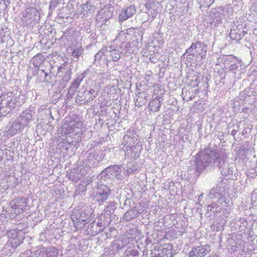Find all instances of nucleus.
<instances>
[{
	"mask_svg": "<svg viewBox=\"0 0 257 257\" xmlns=\"http://www.w3.org/2000/svg\"><path fill=\"white\" fill-rule=\"evenodd\" d=\"M67 141V144L68 145H72V144H73V142H74L73 141L71 140V138L70 137H68V140Z\"/></svg>",
	"mask_w": 257,
	"mask_h": 257,
	"instance_id": "38",
	"label": "nucleus"
},
{
	"mask_svg": "<svg viewBox=\"0 0 257 257\" xmlns=\"http://www.w3.org/2000/svg\"><path fill=\"white\" fill-rule=\"evenodd\" d=\"M33 119V115L31 110L23 111L16 119L9 122L4 131V134L7 137H13L21 133Z\"/></svg>",
	"mask_w": 257,
	"mask_h": 257,
	"instance_id": "2",
	"label": "nucleus"
},
{
	"mask_svg": "<svg viewBox=\"0 0 257 257\" xmlns=\"http://www.w3.org/2000/svg\"><path fill=\"white\" fill-rule=\"evenodd\" d=\"M162 100L163 99L158 96H156L155 98H153L149 103V109L153 112L159 111L160 107L162 105Z\"/></svg>",
	"mask_w": 257,
	"mask_h": 257,
	"instance_id": "19",
	"label": "nucleus"
},
{
	"mask_svg": "<svg viewBox=\"0 0 257 257\" xmlns=\"http://www.w3.org/2000/svg\"><path fill=\"white\" fill-rule=\"evenodd\" d=\"M223 59L224 62H233L236 60V58L235 57V56L230 55L226 56L225 57H223Z\"/></svg>",
	"mask_w": 257,
	"mask_h": 257,
	"instance_id": "30",
	"label": "nucleus"
},
{
	"mask_svg": "<svg viewBox=\"0 0 257 257\" xmlns=\"http://www.w3.org/2000/svg\"><path fill=\"white\" fill-rule=\"evenodd\" d=\"M143 99V98L142 97H138L136 99V102H135V106H136L141 107L143 105V103L141 102V99Z\"/></svg>",
	"mask_w": 257,
	"mask_h": 257,
	"instance_id": "34",
	"label": "nucleus"
},
{
	"mask_svg": "<svg viewBox=\"0 0 257 257\" xmlns=\"http://www.w3.org/2000/svg\"><path fill=\"white\" fill-rule=\"evenodd\" d=\"M139 253L137 249L129 248L125 251L122 257H138Z\"/></svg>",
	"mask_w": 257,
	"mask_h": 257,
	"instance_id": "28",
	"label": "nucleus"
},
{
	"mask_svg": "<svg viewBox=\"0 0 257 257\" xmlns=\"http://www.w3.org/2000/svg\"><path fill=\"white\" fill-rule=\"evenodd\" d=\"M5 36L3 35L1 33H0V43H3L5 42Z\"/></svg>",
	"mask_w": 257,
	"mask_h": 257,
	"instance_id": "37",
	"label": "nucleus"
},
{
	"mask_svg": "<svg viewBox=\"0 0 257 257\" xmlns=\"http://www.w3.org/2000/svg\"><path fill=\"white\" fill-rule=\"evenodd\" d=\"M105 13L109 14V15H110V16H108H108H107L108 18H110V17L112 16V13H110L109 11H104V12H103V14H105Z\"/></svg>",
	"mask_w": 257,
	"mask_h": 257,
	"instance_id": "43",
	"label": "nucleus"
},
{
	"mask_svg": "<svg viewBox=\"0 0 257 257\" xmlns=\"http://www.w3.org/2000/svg\"><path fill=\"white\" fill-rule=\"evenodd\" d=\"M225 186L222 181L210 190L209 198L212 200L217 199V201L209 204L207 206L208 210L213 212H220L227 207L229 200L225 196Z\"/></svg>",
	"mask_w": 257,
	"mask_h": 257,
	"instance_id": "3",
	"label": "nucleus"
},
{
	"mask_svg": "<svg viewBox=\"0 0 257 257\" xmlns=\"http://www.w3.org/2000/svg\"><path fill=\"white\" fill-rule=\"evenodd\" d=\"M68 137H66L65 139H62V140H61V143H62L63 144H67V141L68 140Z\"/></svg>",
	"mask_w": 257,
	"mask_h": 257,
	"instance_id": "40",
	"label": "nucleus"
},
{
	"mask_svg": "<svg viewBox=\"0 0 257 257\" xmlns=\"http://www.w3.org/2000/svg\"><path fill=\"white\" fill-rule=\"evenodd\" d=\"M42 72L44 73V74H45V77H47V76L48 75V73H47L46 72H45L44 70H42Z\"/></svg>",
	"mask_w": 257,
	"mask_h": 257,
	"instance_id": "45",
	"label": "nucleus"
},
{
	"mask_svg": "<svg viewBox=\"0 0 257 257\" xmlns=\"http://www.w3.org/2000/svg\"><path fill=\"white\" fill-rule=\"evenodd\" d=\"M186 95H187V94L185 95V97H186V100L187 101H188L189 100H191V99H192L194 97V96H193V95H192L191 96H189L188 97H187Z\"/></svg>",
	"mask_w": 257,
	"mask_h": 257,
	"instance_id": "41",
	"label": "nucleus"
},
{
	"mask_svg": "<svg viewBox=\"0 0 257 257\" xmlns=\"http://www.w3.org/2000/svg\"><path fill=\"white\" fill-rule=\"evenodd\" d=\"M107 19V17L105 18V20Z\"/></svg>",
	"mask_w": 257,
	"mask_h": 257,
	"instance_id": "52",
	"label": "nucleus"
},
{
	"mask_svg": "<svg viewBox=\"0 0 257 257\" xmlns=\"http://www.w3.org/2000/svg\"><path fill=\"white\" fill-rule=\"evenodd\" d=\"M57 5V4L56 2L51 1L49 5V12L52 13L55 9Z\"/></svg>",
	"mask_w": 257,
	"mask_h": 257,
	"instance_id": "32",
	"label": "nucleus"
},
{
	"mask_svg": "<svg viewBox=\"0 0 257 257\" xmlns=\"http://www.w3.org/2000/svg\"><path fill=\"white\" fill-rule=\"evenodd\" d=\"M101 12H99V14L97 15V19H98L100 15H101Z\"/></svg>",
	"mask_w": 257,
	"mask_h": 257,
	"instance_id": "46",
	"label": "nucleus"
},
{
	"mask_svg": "<svg viewBox=\"0 0 257 257\" xmlns=\"http://www.w3.org/2000/svg\"><path fill=\"white\" fill-rule=\"evenodd\" d=\"M136 12V8L133 6L122 9L118 16L119 21L122 22L127 20L133 17Z\"/></svg>",
	"mask_w": 257,
	"mask_h": 257,
	"instance_id": "17",
	"label": "nucleus"
},
{
	"mask_svg": "<svg viewBox=\"0 0 257 257\" xmlns=\"http://www.w3.org/2000/svg\"><path fill=\"white\" fill-rule=\"evenodd\" d=\"M82 125V122L75 115L66 117L65 122L61 126L62 133L66 135L79 134L81 132Z\"/></svg>",
	"mask_w": 257,
	"mask_h": 257,
	"instance_id": "6",
	"label": "nucleus"
},
{
	"mask_svg": "<svg viewBox=\"0 0 257 257\" xmlns=\"http://www.w3.org/2000/svg\"><path fill=\"white\" fill-rule=\"evenodd\" d=\"M117 208V204L114 201H110L107 203L103 210V215L105 218H109L114 214Z\"/></svg>",
	"mask_w": 257,
	"mask_h": 257,
	"instance_id": "21",
	"label": "nucleus"
},
{
	"mask_svg": "<svg viewBox=\"0 0 257 257\" xmlns=\"http://www.w3.org/2000/svg\"><path fill=\"white\" fill-rule=\"evenodd\" d=\"M245 34V33L243 31L240 32L237 29H233L231 30L229 35L231 39L239 41L244 36Z\"/></svg>",
	"mask_w": 257,
	"mask_h": 257,
	"instance_id": "25",
	"label": "nucleus"
},
{
	"mask_svg": "<svg viewBox=\"0 0 257 257\" xmlns=\"http://www.w3.org/2000/svg\"><path fill=\"white\" fill-rule=\"evenodd\" d=\"M141 150V148L139 145L133 146L128 149L127 148L126 150L125 151V159L136 160L140 156Z\"/></svg>",
	"mask_w": 257,
	"mask_h": 257,
	"instance_id": "18",
	"label": "nucleus"
},
{
	"mask_svg": "<svg viewBox=\"0 0 257 257\" xmlns=\"http://www.w3.org/2000/svg\"><path fill=\"white\" fill-rule=\"evenodd\" d=\"M140 213L138 209L135 207L125 212L123 215V219L127 221H131L137 218Z\"/></svg>",
	"mask_w": 257,
	"mask_h": 257,
	"instance_id": "24",
	"label": "nucleus"
},
{
	"mask_svg": "<svg viewBox=\"0 0 257 257\" xmlns=\"http://www.w3.org/2000/svg\"><path fill=\"white\" fill-rule=\"evenodd\" d=\"M83 52V49L81 47H74L72 53V56L73 57L78 58Z\"/></svg>",
	"mask_w": 257,
	"mask_h": 257,
	"instance_id": "29",
	"label": "nucleus"
},
{
	"mask_svg": "<svg viewBox=\"0 0 257 257\" xmlns=\"http://www.w3.org/2000/svg\"><path fill=\"white\" fill-rule=\"evenodd\" d=\"M236 131L235 130H233L231 132V135L233 136H234L236 133Z\"/></svg>",
	"mask_w": 257,
	"mask_h": 257,
	"instance_id": "44",
	"label": "nucleus"
},
{
	"mask_svg": "<svg viewBox=\"0 0 257 257\" xmlns=\"http://www.w3.org/2000/svg\"><path fill=\"white\" fill-rule=\"evenodd\" d=\"M107 47H102L95 55L94 63L101 67L107 66L108 63L110 62V58H109Z\"/></svg>",
	"mask_w": 257,
	"mask_h": 257,
	"instance_id": "12",
	"label": "nucleus"
},
{
	"mask_svg": "<svg viewBox=\"0 0 257 257\" xmlns=\"http://www.w3.org/2000/svg\"><path fill=\"white\" fill-rule=\"evenodd\" d=\"M44 247H40L34 252L27 250L21 253L20 257H45Z\"/></svg>",
	"mask_w": 257,
	"mask_h": 257,
	"instance_id": "20",
	"label": "nucleus"
},
{
	"mask_svg": "<svg viewBox=\"0 0 257 257\" xmlns=\"http://www.w3.org/2000/svg\"><path fill=\"white\" fill-rule=\"evenodd\" d=\"M151 255V257H172V246L170 244H165L157 249L155 247Z\"/></svg>",
	"mask_w": 257,
	"mask_h": 257,
	"instance_id": "14",
	"label": "nucleus"
},
{
	"mask_svg": "<svg viewBox=\"0 0 257 257\" xmlns=\"http://www.w3.org/2000/svg\"><path fill=\"white\" fill-rule=\"evenodd\" d=\"M113 246L117 250H119L123 247V243L121 240H118L114 242Z\"/></svg>",
	"mask_w": 257,
	"mask_h": 257,
	"instance_id": "31",
	"label": "nucleus"
},
{
	"mask_svg": "<svg viewBox=\"0 0 257 257\" xmlns=\"http://www.w3.org/2000/svg\"><path fill=\"white\" fill-rule=\"evenodd\" d=\"M212 257H218L217 255L214 254L212 255Z\"/></svg>",
	"mask_w": 257,
	"mask_h": 257,
	"instance_id": "50",
	"label": "nucleus"
},
{
	"mask_svg": "<svg viewBox=\"0 0 257 257\" xmlns=\"http://www.w3.org/2000/svg\"><path fill=\"white\" fill-rule=\"evenodd\" d=\"M210 251V246L208 244L194 246L189 252V257H204Z\"/></svg>",
	"mask_w": 257,
	"mask_h": 257,
	"instance_id": "15",
	"label": "nucleus"
},
{
	"mask_svg": "<svg viewBox=\"0 0 257 257\" xmlns=\"http://www.w3.org/2000/svg\"><path fill=\"white\" fill-rule=\"evenodd\" d=\"M18 97L12 92L3 93L0 95V116H5L16 107Z\"/></svg>",
	"mask_w": 257,
	"mask_h": 257,
	"instance_id": "5",
	"label": "nucleus"
},
{
	"mask_svg": "<svg viewBox=\"0 0 257 257\" xmlns=\"http://www.w3.org/2000/svg\"><path fill=\"white\" fill-rule=\"evenodd\" d=\"M203 197V194H201L199 197V199H200V198H202Z\"/></svg>",
	"mask_w": 257,
	"mask_h": 257,
	"instance_id": "48",
	"label": "nucleus"
},
{
	"mask_svg": "<svg viewBox=\"0 0 257 257\" xmlns=\"http://www.w3.org/2000/svg\"><path fill=\"white\" fill-rule=\"evenodd\" d=\"M124 45V43H123V44H122V45L119 47V49H121V48H122V47H123V45Z\"/></svg>",
	"mask_w": 257,
	"mask_h": 257,
	"instance_id": "49",
	"label": "nucleus"
},
{
	"mask_svg": "<svg viewBox=\"0 0 257 257\" xmlns=\"http://www.w3.org/2000/svg\"><path fill=\"white\" fill-rule=\"evenodd\" d=\"M10 248H12V246L10 244H7L4 247L3 251L6 250V252H7V250H9V251L8 253H7V255H9V254L11 253V249Z\"/></svg>",
	"mask_w": 257,
	"mask_h": 257,
	"instance_id": "35",
	"label": "nucleus"
},
{
	"mask_svg": "<svg viewBox=\"0 0 257 257\" xmlns=\"http://www.w3.org/2000/svg\"><path fill=\"white\" fill-rule=\"evenodd\" d=\"M70 88H69V90H68V93L67 94V96L68 98H71L73 96V94H72V92H70Z\"/></svg>",
	"mask_w": 257,
	"mask_h": 257,
	"instance_id": "39",
	"label": "nucleus"
},
{
	"mask_svg": "<svg viewBox=\"0 0 257 257\" xmlns=\"http://www.w3.org/2000/svg\"><path fill=\"white\" fill-rule=\"evenodd\" d=\"M27 205V199L24 197H19L9 203V207L11 212L15 214H20L24 211Z\"/></svg>",
	"mask_w": 257,
	"mask_h": 257,
	"instance_id": "13",
	"label": "nucleus"
},
{
	"mask_svg": "<svg viewBox=\"0 0 257 257\" xmlns=\"http://www.w3.org/2000/svg\"><path fill=\"white\" fill-rule=\"evenodd\" d=\"M45 257H57L58 251L55 247H44Z\"/></svg>",
	"mask_w": 257,
	"mask_h": 257,
	"instance_id": "27",
	"label": "nucleus"
},
{
	"mask_svg": "<svg viewBox=\"0 0 257 257\" xmlns=\"http://www.w3.org/2000/svg\"><path fill=\"white\" fill-rule=\"evenodd\" d=\"M227 155L223 152L219 153L209 149L201 150L196 156L195 173L200 175L208 170L218 167L222 175L227 176L233 172L232 165L226 164Z\"/></svg>",
	"mask_w": 257,
	"mask_h": 257,
	"instance_id": "1",
	"label": "nucleus"
},
{
	"mask_svg": "<svg viewBox=\"0 0 257 257\" xmlns=\"http://www.w3.org/2000/svg\"><path fill=\"white\" fill-rule=\"evenodd\" d=\"M121 177L120 168L117 165L109 166L100 173L101 181H107V179H119Z\"/></svg>",
	"mask_w": 257,
	"mask_h": 257,
	"instance_id": "11",
	"label": "nucleus"
},
{
	"mask_svg": "<svg viewBox=\"0 0 257 257\" xmlns=\"http://www.w3.org/2000/svg\"><path fill=\"white\" fill-rule=\"evenodd\" d=\"M94 216L92 208L86 206L83 208L75 209L71 215L75 228L79 230L84 227L91 218Z\"/></svg>",
	"mask_w": 257,
	"mask_h": 257,
	"instance_id": "4",
	"label": "nucleus"
},
{
	"mask_svg": "<svg viewBox=\"0 0 257 257\" xmlns=\"http://www.w3.org/2000/svg\"><path fill=\"white\" fill-rule=\"evenodd\" d=\"M236 61H238V64H240L241 63V61H240L239 60H237Z\"/></svg>",
	"mask_w": 257,
	"mask_h": 257,
	"instance_id": "51",
	"label": "nucleus"
},
{
	"mask_svg": "<svg viewBox=\"0 0 257 257\" xmlns=\"http://www.w3.org/2000/svg\"><path fill=\"white\" fill-rule=\"evenodd\" d=\"M40 19V14L37 10L34 8L27 9L25 14L23 15L22 21L24 26L27 28L33 27Z\"/></svg>",
	"mask_w": 257,
	"mask_h": 257,
	"instance_id": "7",
	"label": "nucleus"
},
{
	"mask_svg": "<svg viewBox=\"0 0 257 257\" xmlns=\"http://www.w3.org/2000/svg\"><path fill=\"white\" fill-rule=\"evenodd\" d=\"M87 72L84 71L82 73L79 75L77 78L72 83L70 87V92H72V94H74V92L79 87L81 82L83 80L84 77L86 75Z\"/></svg>",
	"mask_w": 257,
	"mask_h": 257,
	"instance_id": "22",
	"label": "nucleus"
},
{
	"mask_svg": "<svg viewBox=\"0 0 257 257\" xmlns=\"http://www.w3.org/2000/svg\"><path fill=\"white\" fill-rule=\"evenodd\" d=\"M97 95V91L93 89H81L79 91L76 102L79 105H84L92 101Z\"/></svg>",
	"mask_w": 257,
	"mask_h": 257,
	"instance_id": "8",
	"label": "nucleus"
},
{
	"mask_svg": "<svg viewBox=\"0 0 257 257\" xmlns=\"http://www.w3.org/2000/svg\"><path fill=\"white\" fill-rule=\"evenodd\" d=\"M104 226L101 222L93 221L86 227V232L87 234L94 236L102 232Z\"/></svg>",
	"mask_w": 257,
	"mask_h": 257,
	"instance_id": "16",
	"label": "nucleus"
},
{
	"mask_svg": "<svg viewBox=\"0 0 257 257\" xmlns=\"http://www.w3.org/2000/svg\"><path fill=\"white\" fill-rule=\"evenodd\" d=\"M111 190L106 185L101 184L94 191L93 198L99 205H101L110 196Z\"/></svg>",
	"mask_w": 257,
	"mask_h": 257,
	"instance_id": "10",
	"label": "nucleus"
},
{
	"mask_svg": "<svg viewBox=\"0 0 257 257\" xmlns=\"http://www.w3.org/2000/svg\"><path fill=\"white\" fill-rule=\"evenodd\" d=\"M45 58L44 55L41 53H39L36 55L33 58L32 62L36 68H39L41 64L44 62Z\"/></svg>",
	"mask_w": 257,
	"mask_h": 257,
	"instance_id": "26",
	"label": "nucleus"
},
{
	"mask_svg": "<svg viewBox=\"0 0 257 257\" xmlns=\"http://www.w3.org/2000/svg\"><path fill=\"white\" fill-rule=\"evenodd\" d=\"M108 54L109 58H110V61L114 62L118 61L120 58V55L122 53V51L119 50L118 49H111V48H107Z\"/></svg>",
	"mask_w": 257,
	"mask_h": 257,
	"instance_id": "23",
	"label": "nucleus"
},
{
	"mask_svg": "<svg viewBox=\"0 0 257 257\" xmlns=\"http://www.w3.org/2000/svg\"><path fill=\"white\" fill-rule=\"evenodd\" d=\"M130 137L127 135H125L123 138V142L124 143L126 140L129 139Z\"/></svg>",
	"mask_w": 257,
	"mask_h": 257,
	"instance_id": "42",
	"label": "nucleus"
},
{
	"mask_svg": "<svg viewBox=\"0 0 257 257\" xmlns=\"http://www.w3.org/2000/svg\"><path fill=\"white\" fill-rule=\"evenodd\" d=\"M238 68V65L236 63L232 64L229 67V70L235 74V70Z\"/></svg>",
	"mask_w": 257,
	"mask_h": 257,
	"instance_id": "33",
	"label": "nucleus"
},
{
	"mask_svg": "<svg viewBox=\"0 0 257 257\" xmlns=\"http://www.w3.org/2000/svg\"><path fill=\"white\" fill-rule=\"evenodd\" d=\"M61 67H59L58 68V71H61Z\"/></svg>",
	"mask_w": 257,
	"mask_h": 257,
	"instance_id": "47",
	"label": "nucleus"
},
{
	"mask_svg": "<svg viewBox=\"0 0 257 257\" xmlns=\"http://www.w3.org/2000/svg\"><path fill=\"white\" fill-rule=\"evenodd\" d=\"M207 45L200 42L197 41L192 43L191 46L186 51L187 54H190L193 56H200L201 59H204L206 55Z\"/></svg>",
	"mask_w": 257,
	"mask_h": 257,
	"instance_id": "9",
	"label": "nucleus"
},
{
	"mask_svg": "<svg viewBox=\"0 0 257 257\" xmlns=\"http://www.w3.org/2000/svg\"><path fill=\"white\" fill-rule=\"evenodd\" d=\"M214 1L215 0H204V3L206 6L209 7L213 3Z\"/></svg>",
	"mask_w": 257,
	"mask_h": 257,
	"instance_id": "36",
	"label": "nucleus"
}]
</instances>
